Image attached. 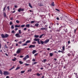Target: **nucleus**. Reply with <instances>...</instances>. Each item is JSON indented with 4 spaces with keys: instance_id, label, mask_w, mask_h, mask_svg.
Segmentation results:
<instances>
[{
    "instance_id": "nucleus-23",
    "label": "nucleus",
    "mask_w": 78,
    "mask_h": 78,
    "mask_svg": "<svg viewBox=\"0 0 78 78\" xmlns=\"http://www.w3.org/2000/svg\"><path fill=\"white\" fill-rule=\"evenodd\" d=\"M15 67L14 66H13L10 69H9V70H12V69H13Z\"/></svg>"
},
{
    "instance_id": "nucleus-31",
    "label": "nucleus",
    "mask_w": 78,
    "mask_h": 78,
    "mask_svg": "<svg viewBox=\"0 0 78 78\" xmlns=\"http://www.w3.org/2000/svg\"><path fill=\"white\" fill-rule=\"evenodd\" d=\"M25 24L24 25H23L21 26V27L22 28H23V27H25Z\"/></svg>"
},
{
    "instance_id": "nucleus-52",
    "label": "nucleus",
    "mask_w": 78,
    "mask_h": 78,
    "mask_svg": "<svg viewBox=\"0 0 78 78\" xmlns=\"http://www.w3.org/2000/svg\"><path fill=\"white\" fill-rule=\"evenodd\" d=\"M23 30H24V31H26V30H27V28H25L23 29Z\"/></svg>"
},
{
    "instance_id": "nucleus-49",
    "label": "nucleus",
    "mask_w": 78,
    "mask_h": 78,
    "mask_svg": "<svg viewBox=\"0 0 78 78\" xmlns=\"http://www.w3.org/2000/svg\"><path fill=\"white\" fill-rule=\"evenodd\" d=\"M15 32V31H14V30H12V33H14Z\"/></svg>"
},
{
    "instance_id": "nucleus-29",
    "label": "nucleus",
    "mask_w": 78,
    "mask_h": 78,
    "mask_svg": "<svg viewBox=\"0 0 78 78\" xmlns=\"http://www.w3.org/2000/svg\"><path fill=\"white\" fill-rule=\"evenodd\" d=\"M50 56L51 57L53 56V53H50Z\"/></svg>"
},
{
    "instance_id": "nucleus-2",
    "label": "nucleus",
    "mask_w": 78,
    "mask_h": 78,
    "mask_svg": "<svg viewBox=\"0 0 78 78\" xmlns=\"http://www.w3.org/2000/svg\"><path fill=\"white\" fill-rule=\"evenodd\" d=\"M1 36L2 38H7L9 37V35L7 34H5V35L3 34H2Z\"/></svg>"
},
{
    "instance_id": "nucleus-14",
    "label": "nucleus",
    "mask_w": 78,
    "mask_h": 78,
    "mask_svg": "<svg viewBox=\"0 0 78 78\" xmlns=\"http://www.w3.org/2000/svg\"><path fill=\"white\" fill-rule=\"evenodd\" d=\"M32 44H33V45H35V44H36V41H33L32 42Z\"/></svg>"
},
{
    "instance_id": "nucleus-33",
    "label": "nucleus",
    "mask_w": 78,
    "mask_h": 78,
    "mask_svg": "<svg viewBox=\"0 0 78 78\" xmlns=\"http://www.w3.org/2000/svg\"><path fill=\"white\" fill-rule=\"evenodd\" d=\"M46 61H47V60L46 59H44L43 60V62L42 61V62H43L45 63V62H46Z\"/></svg>"
},
{
    "instance_id": "nucleus-57",
    "label": "nucleus",
    "mask_w": 78,
    "mask_h": 78,
    "mask_svg": "<svg viewBox=\"0 0 78 78\" xmlns=\"http://www.w3.org/2000/svg\"><path fill=\"white\" fill-rule=\"evenodd\" d=\"M47 50L48 51H49V50H50V48H47Z\"/></svg>"
},
{
    "instance_id": "nucleus-40",
    "label": "nucleus",
    "mask_w": 78,
    "mask_h": 78,
    "mask_svg": "<svg viewBox=\"0 0 78 78\" xmlns=\"http://www.w3.org/2000/svg\"><path fill=\"white\" fill-rule=\"evenodd\" d=\"M35 22L34 21H32L31 22V23H34Z\"/></svg>"
},
{
    "instance_id": "nucleus-44",
    "label": "nucleus",
    "mask_w": 78,
    "mask_h": 78,
    "mask_svg": "<svg viewBox=\"0 0 78 78\" xmlns=\"http://www.w3.org/2000/svg\"><path fill=\"white\" fill-rule=\"evenodd\" d=\"M38 55V53H36L34 55V56H37Z\"/></svg>"
},
{
    "instance_id": "nucleus-26",
    "label": "nucleus",
    "mask_w": 78,
    "mask_h": 78,
    "mask_svg": "<svg viewBox=\"0 0 78 78\" xmlns=\"http://www.w3.org/2000/svg\"><path fill=\"white\" fill-rule=\"evenodd\" d=\"M31 69H30L29 70H28V72H31Z\"/></svg>"
},
{
    "instance_id": "nucleus-24",
    "label": "nucleus",
    "mask_w": 78,
    "mask_h": 78,
    "mask_svg": "<svg viewBox=\"0 0 78 78\" xmlns=\"http://www.w3.org/2000/svg\"><path fill=\"white\" fill-rule=\"evenodd\" d=\"M51 5L52 6H55V4H54V2H53L51 3Z\"/></svg>"
},
{
    "instance_id": "nucleus-62",
    "label": "nucleus",
    "mask_w": 78,
    "mask_h": 78,
    "mask_svg": "<svg viewBox=\"0 0 78 78\" xmlns=\"http://www.w3.org/2000/svg\"><path fill=\"white\" fill-rule=\"evenodd\" d=\"M23 57V55H21L20 56V58H22Z\"/></svg>"
},
{
    "instance_id": "nucleus-46",
    "label": "nucleus",
    "mask_w": 78,
    "mask_h": 78,
    "mask_svg": "<svg viewBox=\"0 0 78 78\" xmlns=\"http://www.w3.org/2000/svg\"><path fill=\"white\" fill-rule=\"evenodd\" d=\"M12 61H16V59H12Z\"/></svg>"
},
{
    "instance_id": "nucleus-54",
    "label": "nucleus",
    "mask_w": 78,
    "mask_h": 78,
    "mask_svg": "<svg viewBox=\"0 0 78 78\" xmlns=\"http://www.w3.org/2000/svg\"><path fill=\"white\" fill-rule=\"evenodd\" d=\"M70 41H68V44H70Z\"/></svg>"
},
{
    "instance_id": "nucleus-48",
    "label": "nucleus",
    "mask_w": 78,
    "mask_h": 78,
    "mask_svg": "<svg viewBox=\"0 0 78 78\" xmlns=\"http://www.w3.org/2000/svg\"><path fill=\"white\" fill-rule=\"evenodd\" d=\"M25 65V66H29V64L26 63Z\"/></svg>"
},
{
    "instance_id": "nucleus-37",
    "label": "nucleus",
    "mask_w": 78,
    "mask_h": 78,
    "mask_svg": "<svg viewBox=\"0 0 78 78\" xmlns=\"http://www.w3.org/2000/svg\"><path fill=\"white\" fill-rule=\"evenodd\" d=\"M76 30H77V28H76V29H74V31L75 34V33H76Z\"/></svg>"
},
{
    "instance_id": "nucleus-12",
    "label": "nucleus",
    "mask_w": 78,
    "mask_h": 78,
    "mask_svg": "<svg viewBox=\"0 0 78 78\" xmlns=\"http://www.w3.org/2000/svg\"><path fill=\"white\" fill-rule=\"evenodd\" d=\"M29 6L31 8H32L33 6H31V3H29Z\"/></svg>"
},
{
    "instance_id": "nucleus-16",
    "label": "nucleus",
    "mask_w": 78,
    "mask_h": 78,
    "mask_svg": "<svg viewBox=\"0 0 78 78\" xmlns=\"http://www.w3.org/2000/svg\"><path fill=\"white\" fill-rule=\"evenodd\" d=\"M56 31H57V32H59V31H61V28H60V27L59 28V30H56Z\"/></svg>"
},
{
    "instance_id": "nucleus-11",
    "label": "nucleus",
    "mask_w": 78,
    "mask_h": 78,
    "mask_svg": "<svg viewBox=\"0 0 78 78\" xmlns=\"http://www.w3.org/2000/svg\"><path fill=\"white\" fill-rule=\"evenodd\" d=\"M15 28H19L20 27V25H19L18 26V25H15Z\"/></svg>"
},
{
    "instance_id": "nucleus-55",
    "label": "nucleus",
    "mask_w": 78,
    "mask_h": 78,
    "mask_svg": "<svg viewBox=\"0 0 78 78\" xmlns=\"http://www.w3.org/2000/svg\"><path fill=\"white\" fill-rule=\"evenodd\" d=\"M1 47H2V44L1 43H0V49L1 48Z\"/></svg>"
},
{
    "instance_id": "nucleus-39",
    "label": "nucleus",
    "mask_w": 78,
    "mask_h": 78,
    "mask_svg": "<svg viewBox=\"0 0 78 78\" xmlns=\"http://www.w3.org/2000/svg\"><path fill=\"white\" fill-rule=\"evenodd\" d=\"M21 11H24V9L21 8Z\"/></svg>"
},
{
    "instance_id": "nucleus-47",
    "label": "nucleus",
    "mask_w": 78,
    "mask_h": 78,
    "mask_svg": "<svg viewBox=\"0 0 78 78\" xmlns=\"http://www.w3.org/2000/svg\"><path fill=\"white\" fill-rule=\"evenodd\" d=\"M71 55L70 53H69V54H68V56H70Z\"/></svg>"
},
{
    "instance_id": "nucleus-17",
    "label": "nucleus",
    "mask_w": 78,
    "mask_h": 78,
    "mask_svg": "<svg viewBox=\"0 0 78 78\" xmlns=\"http://www.w3.org/2000/svg\"><path fill=\"white\" fill-rule=\"evenodd\" d=\"M43 36H44V34H42L41 35L40 37L39 38L40 39H41V38H42V37Z\"/></svg>"
},
{
    "instance_id": "nucleus-32",
    "label": "nucleus",
    "mask_w": 78,
    "mask_h": 78,
    "mask_svg": "<svg viewBox=\"0 0 78 78\" xmlns=\"http://www.w3.org/2000/svg\"><path fill=\"white\" fill-rule=\"evenodd\" d=\"M25 45H27V44H26L25 43V44H23L22 45V46H25Z\"/></svg>"
},
{
    "instance_id": "nucleus-9",
    "label": "nucleus",
    "mask_w": 78,
    "mask_h": 78,
    "mask_svg": "<svg viewBox=\"0 0 78 78\" xmlns=\"http://www.w3.org/2000/svg\"><path fill=\"white\" fill-rule=\"evenodd\" d=\"M36 50H33V51H32V54H34V53H36Z\"/></svg>"
},
{
    "instance_id": "nucleus-38",
    "label": "nucleus",
    "mask_w": 78,
    "mask_h": 78,
    "mask_svg": "<svg viewBox=\"0 0 78 78\" xmlns=\"http://www.w3.org/2000/svg\"><path fill=\"white\" fill-rule=\"evenodd\" d=\"M5 48H8V47H7V46L6 45V44H5Z\"/></svg>"
},
{
    "instance_id": "nucleus-43",
    "label": "nucleus",
    "mask_w": 78,
    "mask_h": 78,
    "mask_svg": "<svg viewBox=\"0 0 78 78\" xmlns=\"http://www.w3.org/2000/svg\"><path fill=\"white\" fill-rule=\"evenodd\" d=\"M16 23H19V21L18 20H16Z\"/></svg>"
},
{
    "instance_id": "nucleus-1",
    "label": "nucleus",
    "mask_w": 78,
    "mask_h": 78,
    "mask_svg": "<svg viewBox=\"0 0 78 78\" xmlns=\"http://www.w3.org/2000/svg\"><path fill=\"white\" fill-rule=\"evenodd\" d=\"M49 41H50V40L49 39L46 40L44 41H42V40H41L40 43H41L42 44H47V43H48Z\"/></svg>"
},
{
    "instance_id": "nucleus-30",
    "label": "nucleus",
    "mask_w": 78,
    "mask_h": 78,
    "mask_svg": "<svg viewBox=\"0 0 78 78\" xmlns=\"http://www.w3.org/2000/svg\"><path fill=\"white\" fill-rule=\"evenodd\" d=\"M21 33H22V32L21 31V30H19V34H21Z\"/></svg>"
},
{
    "instance_id": "nucleus-10",
    "label": "nucleus",
    "mask_w": 78,
    "mask_h": 78,
    "mask_svg": "<svg viewBox=\"0 0 78 78\" xmlns=\"http://www.w3.org/2000/svg\"><path fill=\"white\" fill-rule=\"evenodd\" d=\"M30 42H31V41H30V40H27L26 41L25 44H27L28 43H30Z\"/></svg>"
},
{
    "instance_id": "nucleus-15",
    "label": "nucleus",
    "mask_w": 78,
    "mask_h": 78,
    "mask_svg": "<svg viewBox=\"0 0 78 78\" xmlns=\"http://www.w3.org/2000/svg\"><path fill=\"white\" fill-rule=\"evenodd\" d=\"M62 50L63 51H64L65 50V46H64V45L62 47Z\"/></svg>"
},
{
    "instance_id": "nucleus-8",
    "label": "nucleus",
    "mask_w": 78,
    "mask_h": 78,
    "mask_svg": "<svg viewBox=\"0 0 78 78\" xmlns=\"http://www.w3.org/2000/svg\"><path fill=\"white\" fill-rule=\"evenodd\" d=\"M41 30H47V28H41Z\"/></svg>"
},
{
    "instance_id": "nucleus-19",
    "label": "nucleus",
    "mask_w": 78,
    "mask_h": 78,
    "mask_svg": "<svg viewBox=\"0 0 78 78\" xmlns=\"http://www.w3.org/2000/svg\"><path fill=\"white\" fill-rule=\"evenodd\" d=\"M26 26L27 28H29L30 27V24H27Z\"/></svg>"
},
{
    "instance_id": "nucleus-3",
    "label": "nucleus",
    "mask_w": 78,
    "mask_h": 78,
    "mask_svg": "<svg viewBox=\"0 0 78 78\" xmlns=\"http://www.w3.org/2000/svg\"><path fill=\"white\" fill-rule=\"evenodd\" d=\"M23 49L22 48H19L17 50L16 53H17V54H19V53H20V51H21V50H22Z\"/></svg>"
},
{
    "instance_id": "nucleus-63",
    "label": "nucleus",
    "mask_w": 78,
    "mask_h": 78,
    "mask_svg": "<svg viewBox=\"0 0 78 78\" xmlns=\"http://www.w3.org/2000/svg\"><path fill=\"white\" fill-rule=\"evenodd\" d=\"M56 19L57 20H59V18L58 17H57L56 18Z\"/></svg>"
},
{
    "instance_id": "nucleus-64",
    "label": "nucleus",
    "mask_w": 78,
    "mask_h": 78,
    "mask_svg": "<svg viewBox=\"0 0 78 78\" xmlns=\"http://www.w3.org/2000/svg\"><path fill=\"white\" fill-rule=\"evenodd\" d=\"M6 78H9V76H6Z\"/></svg>"
},
{
    "instance_id": "nucleus-58",
    "label": "nucleus",
    "mask_w": 78,
    "mask_h": 78,
    "mask_svg": "<svg viewBox=\"0 0 78 78\" xmlns=\"http://www.w3.org/2000/svg\"><path fill=\"white\" fill-rule=\"evenodd\" d=\"M61 52L62 53H63V54L65 53V52H64V51H61Z\"/></svg>"
},
{
    "instance_id": "nucleus-18",
    "label": "nucleus",
    "mask_w": 78,
    "mask_h": 78,
    "mask_svg": "<svg viewBox=\"0 0 78 78\" xmlns=\"http://www.w3.org/2000/svg\"><path fill=\"white\" fill-rule=\"evenodd\" d=\"M18 11L20 12H21V8H19L18 10Z\"/></svg>"
},
{
    "instance_id": "nucleus-22",
    "label": "nucleus",
    "mask_w": 78,
    "mask_h": 78,
    "mask_svg": "<svg viewBox=\"0 0 78 78\" xmlns=\"http://www.w3.org/2000/svg\"><path fill=\"white\" fill-rule=\"evenodd\" d=\"M39 39V38H35L34 39V41H37Z\"/></svg>"
},
{
    "instance_id": "nucleus-34",
    "label": "nucleus",
    "mask_w": 78,
    "mask_h": 78,
    "mask_svg": "<svg viewBox=\"0 0 78 78\" xmlns=\"http://www.w3.org/2000/svg\"><path fill=\"white\" fill-rule=\"evenodd\" d=\"M4 17H6V13H5V12L4 13Z\"/></svg>"
},
{
    "instance_id": "nucleus-25",
    "label": "nucleus",
    "mask_w": 78,
    "mask_h": 78,
    "mask_svg": "<svg viewBox=\"0 0 78 78\" xmlns=\"http://www.w3.org/2000/svg\"><path fill=\"white\" fill-rule=\"evenodd\" d=\"M19 62L20 64H22L23 63V62H22V61H19Z\"/></svg>"
},
{
    "instance_id": "nucleus-35",
    "label": "nucleus",
    "mask_w": 78,
    "mask_h": 78,
    "mask_svg": "<svg viewBox=\"0 0 78 78\" xmlns=\"http://www.w3.org/2000/svg\"><path fill=\"white\" fill-rule=\"evenodd\" d=\"M25 71H21V73H25Z\"/></svg>"
},
{
    "instance_id": "nucleus-27",
    "label": "nucleus",
    "mask_w": 78,
    "mask_h": 78,
    "mask_svg": "<svg viewBox=\"0 0 78 78\" xmlns=\"http://www.w3.org/2000/svg\"><path fill=\"white\" fill-rule=\"evenodd\" d=\"M37 42L38 44H41V43H40V41H39V39L37 41Z\"/></svg>"
},
{
    "instance_id": "nucleus-53",
    "label": "nucleus",
    "mask_w": 78,
    "mask_h": 78,
    "mask_svg": "<svg viewBox=\"0 0 78 78\" xmlns=\"http://www.w3.org/2000/svg\"><path fill=\"white\" fill-rule=\"evenodd\" d=\"M7 9L8 10H9V6H8L7 7Z\"/></svg>"
},
{
    "instance_id": "nucleus-56",
    "label": "nucleus",
    "mask_w": 78,
    "mask_h": 78,
    "mask_svg": "<svg viewBox=\"0 0 78 78\" xmlns=\"http://www.w3.org/2000/svg\"><path fill=\"white\" fill-rule=\"evenodd\" d=\"M18 30V28H16L15 29V31H17V30Z\"/></svg>"
},
{
    "instance_id": "nucleus-7",
    "label": "nucleus",
    "mask_w": 78,
    "mask_h": 78,
    "mask_svg": "<svg viewBox=\"0 0 78 78\" xmlns=\"http://www.w3.org/2000/svg\"><path fill=\"white\" fill-rule=\"evenodd\" d=\"M35 47V45H31L29 47V48H34Z\"/></svg>"
},
{
    "instance_id": "nucleus-41",
    "label": "nucleus",
    "mask_w": 78,
    "mask_h": 78,
    "mask_svg": "<svg viewBox=\"0 0 78 78\" xmlns=\"http://www.w3.org/2000/svg\"><path fill=\"white\" fill-rule=\"evenodd\" d=\"M12 24V21H10L9 23L10 25H11Z\"/></svg>"
},
{
    "instance_id": "nucleus-20",
    "label": "nucleus",
    "mask_w": 78,
    "mask_h": 78,
    "mask_svg": "<svg viewBox=\"0 0 78 78\" xmlns=\"http://www.w3.org/2000/svg\"><path fill=\"white\" fill-rule=\"evenodd\" d=\"M19 69H20V67H17L15 69V70H19Z\"/></svg>"
},
{
    "instance_id": "nucleus-45",
    "label": "nucleus",
    "mask_w": 78,
    "mask_h": 78,
    "mask_svg": "<svg viewBox=\"0 0 78 78\" xmlns=\"http://www.w3.org/2000/svg\"><path fill=\"white\" fill-rule=\"evenodd\" d=\"M37 62H35L34 63V64H33V65H34V64H37Z\"/></svg>"
},
{
    "instance_id": "nucleus-51",
    "label": "nucleus",
    "mask_w": 78,
    "mask_h": 78,
    "mask_svg": "<svg viewBox=\"0 0 78 78\" xmlns=\"http://www.w3.org/2000/svg\"><path fill=\"white\" fill-rule=\"evenodd\" d=\"M5 8H6L5 7H4L3 8V11H5Z\"/></svg>"
},
{
    "instance_id": "nucleus-6",
    "label": "nucleus",
    "mask_w": 78,
    "mask_h": 78,
    "mask_svg": "<svg viewBox=\"0 0 78 78\" xmlns=\"http://www.w3.org/2000/svg\"><path fill=\"white\" fill-rule=\"evenodd\" d=\"M15 36H16V37H22V36L20 35L19 33L16 34H15Z\"/></svg>"
},
{
    "instance_id": "nucleus-59",
    "label": "nucleus",
    "mask_w": 78,
    "mask_h": 78,
    "mask_svg": "<svg viewBox=\"0 0 78 78\" xmlns=\"http://www.w3.org/2000/svg\"><path fill=\"white\" fill-rule=\"evenodd\" d=\"M55 10H56V11H59V10H58V9H55Z\"/></svg>"
},
{
    "instance_id": "nucleus-5",
    "label": "nucleus",
    "mask_w": 78,
    "mask_h": 78,
    "mask_svg": "<svg viewBox=\"0 0 78 78\" xmlns=\"http://www.w3.org/2000/svg\"><path fill=\"white\" fill-rule=\"evenodd\" d=\"M28 58H29V56H28V55H27L23 58V59L24 61H26V60H27V59H28Z\"/></svg>"
},
{
    "instance_id": "nucleus-50",
    "label": "nucleus",
    "mask_w": 78,
    "mask_h": 78,
    "mask_svg": "<svg viewBox=\"0 0 78 78\" xmlns=\"http://www.w3.org/2000/svg\"><path fill=\"white\" fill-rule=\"evenodd\" d=\"M32 61L34 62V61H36V60H35V59H34H34H33Z\"/></svg>"
},
{
    "instance_id": "nucleus-28",
    "label": "nucleus",
    "mask_w": 78,
    "mask_h": 78,
    "mask_svg": "<svg viewBox=\"0 0 78 78\" xmlns=\"http://www.w3.org/2000/svg\"><path fill=\"white\" fill-rule=\"evenodd\" d=\"M36 75L37 76H40L41 74L39 73H37Z\"/></svg>"
},
{
    "instance_id": "nucleus-42",
    "label": "nucleus",
    "mask_w": 78,
    "mask_h": 78,
    "mask_svg": "<svg viewBox=\"0 0 78 78\" xmlns=\"http://www.w3.org/2000/svg\"><path fill=\"white\" fill-rule=\"evenodd\" d=\"M22 41H20L18 42V44H22Z\"/></svg>"
},
{
    "instance_id": "nucleus-13",
    "label": "nucleus",
    "mask_w": 78,
    "mask_h": 78,
    "mask_svg": "<svg viewBox=\"0 0 78 78\" xmlns=\"http://www.w3.org/2000/svg\"><path fill=\"white\" fill-rule=\"evenodd\" d=\"M34 37H36V38H38L39 37V35H35L34 36Z\"/></svg>"
},
{
    "instance_id": "nucleus-4",
    "label": "nucleus",
    "mask_w": 78,
    "mask_h": 78,
    "mask_svg": "<svg viewBox=\"0 0 78 78\" xmlns=\"http://www.w3.org/2000/svg\"><path fill=\"white\" fill-rule=\"evenodd\" d=\"M9 74V73L8 71H4V75H8Z\"/></svg>"
},
{
    "instance_id": "nucleus-21",
    "label": "nucleus",
    "mask_w": 78,
    "mask_h": 78,
    "mask_svg": "<svg viewBox=\"0 0 78 78\" xmlns=\"http://www.w3.org/2000/svg\"><path fill=\"white\" fill-rule=\"evenodd\" d=\"M11 29H12V30H13V29H14V25H12L11 27Z\"/></svg>"
},
{
    "instance_id": "nucleus-36",
    "label": "nucleus",
    "mask_w": 78,
    "mask_h": 78,
    "mask_svg": "<svg viewBox=\"0 0 78 78\" xmlns=\"http://www.w3.org/2000/svg\"><path fill=\"white\" fill-rule=\"evenodd\" d=\"M36 27H38L39 26V24L38 23H36L35 25Z\"/></svg>"
},
{
    "instance_id": "nucleus-61",
    "label": "nucleus",
    "mask_w": 78,
    "mask_h": 78,
    "mask_svg": "<svg viewBox=\"0 0 78 78\" xmlns=\"http://www.w3.org/2000/svg\"><path fill=\"white\" fill-rule=\"evenodd\" d=\"M0 73L1 75H2V74H3V73L2 72V71H1V72H0Z\"/></svg>"
},
{
    "instance_id": "nucleus-60",
    "label": "nucleus",
    "mask_w": 78,
    "mask_h": 78,
    "mask_svg": "<svg viewBox=\"0 0 78 78\" xmlns=\"http://www.w3.org/2000/svg\"><path fill=\"white\" fill-rule=\"evenodd\" d=\"M13 19V18L12 17H11V18H10V20H12Z\"/></svg>"
}]
</instances>
